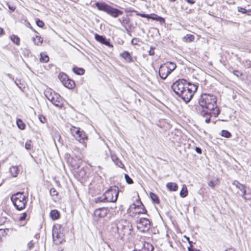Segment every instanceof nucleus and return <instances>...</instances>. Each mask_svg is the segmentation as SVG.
I'll use <instances>...</instances> for the list:
<instances>
[{"label": "nucleus", "instance_id": "nucleus-1", "mask_svg": "<svg viewBox=\"0 0 251 251\" xmlns=\"http://www.w3.org/2000/svg\"><path fill=\"white\" fill-rule=\"evenodd\" d=\"M199 106L197 110L202 116H205L212 111V114L217 117L220 110L217 105L216 97L211 94H202L199 100Z\"/></svg>", "mask_w": 251, "mask_h": 251}, {"label": "nucleus", "instance_id": "nucleus-2", "mask_svg": "<svg viewBox=\"0 0 251 251\" xmlns=\"http://www.w3.org/2000/svg\"><path fill=\"white\" fill-rule=\"evenodd\" d=\"M113 232L117 233L121 239H129L131 236L133 227L131 223L126 220H121L112 225Z\"/></svg>", "mask_w": 251, "mask_h": 251}, {"label": "nucleus", "instance_id": "nucleus-3", "mask_svg": "<svg viewBox=\"0 0 251 251\" xmlns=\"http://www.w3.org/2000/svg\"><path fill=\"white\" fill-rule=\"evenodd\" d=\"M95 5L99 10L103 11L115 18L123 14L122 11L114 8L104 2H97Z\"/></svg>", "mask_w": 251, "mask_h": 251}, {"label": "nucleus", "instance_id": "nucleus-4", "mask_svg": "<svg viewBox=\"0 0 251 251\" xmlns=\"http://www.w3.org/2000/svg\"><path fill=\"white\" fill-rule=\"evenodd\" d=\"M198 89L197 84L191 83L182 92L177 96L180 98L186 103L189 102L194 96V93Z\"/></svg>", "mask_w": 251, "mask_h": 251}, {"label": "nucleus", "instance_id": "nucleus-5", "mask_svg": "<svg viewBox=\"0 0 251 251\" xmlns=\"http://www.w3.org/2000/svg\"><path fill=\"white\" fill-rule=\"evenodd\" d=\"M11 200L15 207L18 210H22L25 208L27 201L25 196L23 193L18 192L12 195Z\"/></svg>", "mask_w": 251, "mask_h": 251}, {"label": "nucleus", "instance_id": "nucleus-6", "mask_svg": "<svg viewBox=\"0 0 251 251\" xmlns=\"http://www.w3.org/2000/svg\"><path fill=\"white\" fill-rule=\"evenodd\" d=\"M191 83L185 79H179L173 83L171 88L176 95L184 91Z\"/></svg>", "mask_w": 251, "mask_h": 251}, {"label": "nucleus", "instance_id": "nucleus-7", "mask_svg": "<svg viewBox=\"0 0 251 251\" xmlns=\"http://www.w3.org/2000/svg\"><path fill=\"white\" fill-rule=\"evenodd\" d=\"M119 194V188L117 186H114L107 190L103 194L104 199L107 202H115L118 198Z\"/></svg>", "mask_w": 251, "mask_h": 251}, {"label": "nucleus", "instance_id": "nucleus-8", "mask_svg": "<svg viewBox=\"0 0 251 251\" xmlns=\"http://www.w3.org/2000/svg\"><path fill=\"white\" fill-rule=\"evenodd\" d=\"M49 93V91L46 92L45 95L47 98L55 106L61 107L63 106V100L61 96L54 92H50V94Z\"/></svg>", "mask_w": 251, "mask_h": 251}, {"label": "nucleus", "instance_id": "nucleus-9", "mask_svg": "<svg viewBox=\"0 0 251 251\" xmlns=\"http://www.w3.org/2000/svg\"><path fill=\"white\" fill-rule=\"evenodd\" d=\"M150 227L151 222L147 218H140L139 221L137 224V228L143 233L148 231L150 229Z\"/></svg>", "mask_w": 251, "mask_h": 251}, {"label": "nucleus", "instance_id": "nucleus-10", "mask_svg": "<svg viewBox=\"0 0 251 251\" xmlns=\"http://www.w3.org/2000/svg\"><path fill=\"white\" fill-rule=\"evenodd\" d=\"M52 238L53 241L56 244H60L64 240V235L61 232L60 229L57 226H54L52 229Z\"/></svg>", "mask_w": 251, "mask_h": 251}, {"label": "nucleus", "instance_id": "nucleus-11", "mask_svg": "<svg viewBox=\"0 0 251 251\" xmlns=\"http://www.w3.org/2000/svg\"><path fill=\"white\" fill-rule=\"evenodd\" d=\"M170 74L171 72L169 71L166 65L164 64L161 65L159 70V74L162 79H165Z\"/></svg>", "mask_w": 251, "mask_h": 251}, {"label": "nucleus", "instance_id": "nucleus-12", "mask_svg": "<svg viewBox=\"0 0 251 251\" xmlns=\"http://www.w3.org/2000/svg\"><path fill=\"white\" fill-rule=\"evenodd\" d=\"M95 38L97 41L102 44H104L109 47H113V45L110 43L109 39H107L104 36L98 34H95Z\"/></svg>", "mask_w": 251, "mask_h": 251}, {"label": "nucleus", "instance_id": "nucleus-13", "mask_svg": "<svg viewBox=\"0 0 251 251\" xmlns=\"http://www.w3.org/2000/svg\"><path fill=\"white\" fill-rule=\"evenodd\" d=\"M108 211L107 208L101 207L96 209L94 212V215L98 218H103L107 215Z\"/></svg>", "mask_w": 251, "mask_h": 251}, {"label": "nucleus", "instance_id": "nucleus-14", "mask_svg": "<svg viewBox=\"0 0 251 251\" xmlns=\"http://www.w3.org/2000/svg\"><path fill=\"white\" fill-rule=\"evenodd\" d=\"M75 139L79 141L80 143L83 142L86 139H87V136L86 133L83 130H80L78 134L75 137Z\"/></svg>", "mask_w": 251, "mask_h": 251}, {"label": "nucleus", "instance_id": "nucleus-15", "mask_svg": "<svg viewBox=\"0 0 251 251\" xmlns=\"http://www.w3.org/2000/svg\"><path fill=\"white\" fill-rule=\"evenodd\" d=\"M120 56L123 58L125 61L128 63H131L133 61L130 53L127 51H124L120 54Z\"/></svg>", "mask_w": 251, "mask_h": 251}, {"label": "nucleus", "instance_id": "nucleus-16", "mask_svg": "<svg viewBox=\"0 0 251 251\" xmlns=\"http://www.w3.org/2000/svg\"><path fill=\"white\" fill-rule=\"evenodd\" d=\"M65 87L69 89H72L75 86V82L69 78L63 84Z\"/></svg>", "mask_w": 251, "mask_h": 251}, {"label": "nucleus", "instance_id": "nucleus-17", "mask_svg": "<svg viewBox=\"0 0 251 251\" xmlns=\"http://www.w3.org/2000/svg\"><path fill=\"white\" fill-rule=\"evenodd\" d=\"M112 159L115 164L121 168H124L125 166L122 162V161L116 156L112 155Z\"/></svg>", "mask_w": 251, "mask_h": 251}, {"label": "nucleus", "instance_id": "nucleus-18", "mask_svg": "<svg viewBox=\"0 0 251 251\" xmlns=\"http://www.w3.org/2000/svg\"><path fill=\"white\" fill-rule=\"evenodd\" d=\"M166 187L170 191H176L178 189V186L176 183L174 182H169L167 184Z\"/></svg>", "mask_w": 251, "mask_h": 251}, {"label": "nucleus", "instance_id": "nucleus-19", "mask_svg": "<svg viewBox=\"0 0 251 251\" xmlns=\"http://www.w3.org/2000/svg\"><path fill=\"white\" fill-rule=\"evenodd\" d=\"M9 171L13 177L17 176L19 173V169L17 166H12L9 169Z\"/></svg>", "mask_w": 251, "mask_h": 251}, {"label": "nucleus", "instance_id": "nucleus-20", "mask_svg": "<svg viewBox=\"0 0 251 251\" xmlns=\"http://www.w3.org/2000/svg\"><path fill=\"white\" fill-rule=\"evenodd\" d=\"M59 212L57 210H52L50 212V216L53 220H57L59 217Z\"/></svg>", "mask_w": 251, "mask_h": 251}, {"label": "nucleus", "instance_id": "nucleus-21", "mask_svg": "<svg viewBox=\"0 0 251 251\" xmlns=\"http://www.w3.org/2000/svg\"><path fill=\"white\" fill-rule=\"evenodd\" d=\"M33 42H34V44L37 46H40L43 43V39L39 36H36L35 37L32 38Z\"/></svg>", "mask_w": 251, "mask_h": 251}, {"label": "nucleus", "instance_id": "nucleus-22", "mask_svg": "<svg viewBox=\"0 0 251 251\" xmlns=\"http://www.w3.org/2000/svg\"><path fill=\"white\" fill-rule=\"evenodd\" d=\"M165 65H166L167 67V68H168L169 71L171 73L176 68V64L172 62H169L167 63L166 64H164Z\"/></svg>", "mask_w": 251, "mask_h": 251}, {"label": "nucleus", "instance_id": "nucleus-23", "mask_svg": "<svg viewBox=\"0 0 251 251\" xmlns=\"http://www.w3.org/2000/svg\"><path fill=\"white\" fill-rule=\"evenodd\" d=\"M73 72L78 75H82L84 74V70L81 68H78L77 67H75L73 69Z\"/></svg>", "mask_w": 251, "mask_h": 251}, {"label": "nucleus", "instance_id": "nucleus-24", "mask_svg": "<svg viewBox=\"0 0 251 251\" xmlns=\"http://www.w3.org/2000/svg\"><path fill=\"white\" fill-rule=\"evenodd\" d=\"M147 19H151L153 20H156L157 21L160 22V23H164L165 22V20L163 18L157 15H155L154 17H152L150 15H149V18H147Z\"/></svg>", "mask_w": 251, "mask_h": 251}, {"label": "nucleus", "instance_id": "nucleus-25", "mask_svg": "<svg viewBox=\"0 0 251 251\" xmlns=\"http://www.w3.org/2000/svg\"><path fill=\"white\" fill-rule=\"evenodd\" d=\"M150 198H151L152 201L155 203H159V199L158 196L152 192H151L150 194Z\"/></svg>", "mask_w": 251, "mask_h": 251}, {"label": "nucleus", "instance_id": "nucleus-26", "mask_svg": "<svg viewBox=\"0 0 251 251\" xmlns=\"http://www.w3.org/2000/svg\"><path fill=\"white\" fill-rule=\"evenodd\" d=\"M10 39L16 45L19 46L20 45V39L18 36L12 35L10 36Z\"/></svg>", "mask_w": 251, "mask_h": 251}, {"label": "nucleus", "instance_id": "nucleus-27", "mask_svg": "<svg viewBox=\"0 0 251 251\" xmlns=\"http://www.w3.org/2000/svg\"><path fill=\"white\" fill-rule=\"evenodd\" d=\"M16 124L18 126V127L22 130L25 129V123L22 121V120L18 119L16 121Z\"/></svg>", "mask_w": 251, "mask_h": 251}, {"label": "nucleus", "instance_id": "nucleus-28", "mask_svg": "<svg viewBox=\"0 0 251 251\" xmlns=\"http://www.w3.org/2000/svg\"><path fill=\"white\" fill-rule=\"evenodd\" d=\"M80 130V128H78L75 126H72L70 129L71 133L75 138L76 137L78 134V132H79Z\"/></svg>", "mask_w": 251, "mask_h": 251}, {"label": "nucleus", "instance_id": "nucleus-29", "mask_svg": "<svg viewBox=\"0 0 251 251\" xmlns=\"http://www.w3.org/2000/svg\"><path fill=\"white\" fill-rule=\"evenodd\" d=\"M68 76L66 75L65 74L62 73H60L58 75V78L60 79V80L62 82L64 83V82L66 81V79L68 78Z\"/></svg>", "mask_w": 251, "mask_h": 251}, {"label": "nucleus", "instance_id": "nucleus-30", "mask_svg": "<svg viewBox=\"0 0 251 251\" xmlns=\"http://www.w3.org/2000/svg\"><path fill=\"white\" fill-rule=\"evenodd\" d=\"M40 56H41L40 58V62H43V63H46L49 61V57L47 55L41 53L40 54Z\"/></svg>", "mask_w": 251, "mask_h": 251}, {"label": "nucleus", "instance_id": "nucleus-31", "mask_svg": "<svg viewBox=\"0 0 251 251\" xmlns=\"http://www.w3.org/2000/svg\"><path fill=\"white\" fill-rule=\"evenodd\" d=\"M50 193L52 197H54L55 199L58 198V193L55 188H51L50 190Z\"/></svg>", "mask_w": 251, "mask_h": 251}, {"label": "nucleus", "instance_id": "nucleus-32", "mask_svg": "<svg viewBox=\"0 0 251 251\" xmlns=\"http://www.w3.org/2000/svg\"><path fill=\"white\" fill-rule=\"evenodd\" d=\"M188 195V191L187 188L186 187H183L180 192V196L182 198L186 197Z\"/></svg>", "mask_w": 251, "mask_h": 251}, {"label": "nucleus", "instance_id": "nucleus-33", "mask_svg": "<svg viewBox=\"0 0 251 251\" xmlns=\"http://www.w3.org/2000/svg\"><path fill=\"white\" fill-rule=\"evenodd\" d=\"M221 135L226 138H229L231 136V134L227 130H223L221 132Z\"/></svg>", "mask_w": 251, "mask_h": 251}, {"label": "nucleus", "instance_id": "nucleus-34", "mask_svg": "<svg viewBox=\"0 0 251 251\" xmlns=\"http://www.w3.org/2000/svg\"><path fill=\"white\" fill-rule=\"evenodd\" d=\"M95 201L96 203H99V202H106V201L105 199H104V195H103L101 197H97L95 199Z\"/></svg>", "mask_w": 251, "mask_h": 251}, {"label": "nucleus", "instance_id": "nucleus-35", "mask_svg": "<svg viewBox=\"0 0 251 251\" xmlns=\"http://www.w3.org/2000/svg\"><path fill=\"white\" fill-rule=\"evenodd\" d=\"M184 39H185V40L186 41L190 42L193 41L194 40L195 37H194V35H193L187 34L184 37Z\"/></svg>", "mask_w": 251, "mask_h": 251}, {"label": "nucleus", "instance_id": "nucleus-36", "mask_svg": "<svg viewBox=\"0 0 251 251\" xmlns=\"http://www.w3.org/2000/svg\"><path fill=\"white\" fill-rule=\"evenodd\" d=\"M125 178L126 182L128 184H131L133 183V180L131 178H130V177L127 174H125Z\"/></svg>", "mask_w": 251, "mask_h": 251}, {"label": "nucleus", "instance_id": "nucleus-37", "mask_svg": "<svg viewBox=\"0 0 251 251\" xmlns=\"http://www.w3.org/2000/svg\"><path fill=\"white\" fill-rule=\"evenodd\" d=\"M32 147V146L31 145V141L30 140L27 141V142H26V143L25 144V148L27 150H31Z\"/></svg>", "mask_w": 251, "mask_h": 251}, {"label": "nucleus", "instance_id": "nucleus-38", "mask_svg": "<svg viewBox=\"0 0 251 251\" xmlns=\"http://www.w3.org/2000/svg\"><path fill=\"white\" fill-rule=\"evenodd\" d=\"M242 197L245 200H251V196H248L246 194V189H244V190H243V191L242 192Z\"/></svg>", "mask_w": 251, "mask_h": 251}, {"label": "nucleus", "instance_id": "nucleus-39", "mask_svg": "<svg viewBox=\"0 0 251 251\" xmlns=\"http://www.w3.org/2000/svg\"><path fill=\"white\" fill-rule=\"evenodd\" d=\"M237 183L238 184L236 185V187L239 189L241 192L243 190L245 189V186L244 185L240 184L238 182H237Z\"/></svg>", "mask_w": 251, "mask_h": 251}, {"label": "nucleus", "instance_id": "nucleus-40", "mask_svg": "<svg viewBox=\"0 0 251 251\" xmlns=\"http://www.w3.org/2000/svg\"><path fill=\"white\" fill-rule=\"evenodd\" d=\"M36 25L40 27H43L45 25L44 22L39 19H38L36 20Z\"/></svg>", "mask_w": 251, "mask_h": 251}, {"label": "nucleus", "instance_id": "nucleus-41", "mask_svg": "<svg viewBox=\"0 0 251 251\" xmlns=\"http://www.w3.org/2000/svg\"><path fill=\"white\" fill-rule=\"evenodd\" d=\"M27 216V214L26 212H24L22 215L19 218L20 221H23L26 219V218Z\"/></svg>", "mask_w": 251, "mask_h": 251}, {"label": "nucleus", "instance_id": "nucleus-42", "mask_svg": "<svg viewBox=\"0 0 251 251\" xmlns=\"http://www.w3.org/2000/svg\"><path fill=\"white\" fill-rule=\"evenodd\" d=\"M135 12H136V15H137V16H139L143 18H149V14H146L145 13H139L137 11H135Z\"/></svg>", "mask_w": 251, "mask_h": 251}, {"label": "nucleus", "instance_id": "nucleus-43", "mask_svg": "<svg viewBox=\"0 0 251 251\" xmlns=\"http://www.w3.org/2000/svg\"><path fill=\"white\" fill-rule=\"evenodd\" d=\"M212 111H210V113L209 115H206L205 116H203V117H205V123H209L210 122V117H211V112Z\"/></svg>", "mask_w": 251, "mask_h": 251}, {"label": "nucleus", "instance_id": "nucleus-44", "mask_svg": "<svg viewBox=\"0 0 251 251\" xmlns=\"http://www.w3.org/2000/svg\"><path fill=\"white\" fill-rule=\"evenodd\" d=\"M34 243H33L32 241H31L27 244V248L29 250H31L34 247Z\"/></svg>", "mask_w": 251, "mask_h": 251}, {"label": "nucleus", "instance_id": "nucleus-45", "mask_svg": "<svg viewBox=\"0 0 251 251\" xmlns=\"http://www.w3.org/2000/svg\"><path fill=\"white\" fill-rule=\"evenodd\" d=\"M154 48L151 47L150 50L149 51V54L151 56L153 55L154 54Z\"/></svg>", "mask_w": 251, "mask_h": 251}, {"label": "nucleus", "instance_id": "nucleus-46", "mask_svg": "<svg viewBox=\"0 0 251 251\" xmlns=\"http://www.w3.org/2000/svg\"><path fill=\"white\" fill-rule=\"evenodd\" d=\"M39 119L42 123H45L46 121L45 117L42 116H40L39 117Z\"/></svg>", "mask_w": 251, "mask_h": 251}, {"label": "nucleus", "instance_id": "nucleus-47", "mask_svg": "<svg viewBox=\"0 0 251 251\" xmlns=\"http://www.w3.org/2000/svg\"><path fill=\"white\" fill-rule=\"evenodd\" d=\"M233 73L234 75H236L237 77H240L241 75V73H240V72L237 70H234L233 72Z\"/></svg>", "mask_w": 251, "mask_h": 251}, {"label": "nucleus", "instance_id": "nucleus-48", "mask_svg": "<svg viewBox=\"0 0 251 251\" xmlns=\"http://www.w3.org/2000/svg\"><path fill=\"white\" fill-rule=\"evenodd\" d=\"M188 250L189 251H200V250L193 248L192 245L190 246V247H188Z\"/></svg>", "mask_w": 251, "mask_h": 251}, {"label": "nucleus", "instance_id": "nucleus-49", "mask_svg": "<svg viewBox=\"0 0 251 251\" xmlns=\"http://www.w3.org/2000/svg\"><path fill=\"white\" fill-rule=\"evenodd\" d=\"M238 11L242 13H246L247 12V10L244 8L239 7Z\"/></svg>", "mask_w": 251, "mask_h": 251}, {"label": "nucleus", "instance_id": "nucleus-50", "mask_svg": "<svg viewBox=\"0 0 251 251\" xmlns=\"http://www.w3.org/2000/svg\"><path fill=\"white\" fill-rule=\"evenodd\" d=\"M195 151L199 154H201L202 153V150L199 147H196Z\"/></svg>", "mask_w": 251, "mask_h": 251}, {"label": "nucleus", "instance_id": "nucleus-51", "mask_svg": "<svg viewBox=\"0 0 251 251\" xmlns=\"http://www.w3.org/2000/svg\"><path fill=\"white\" fill-rule=\"evenodd\" d=\"M208 186L212 187V188H214L215 184L213 181H210L208 182Z\"/></svg>", "mask_w": 251, "mask_h": 251}, {"label": "nucleus", "instance_id": "nucleus-52", "mask_svg": "<svg viewBox=\"0 0 251 251\" xmlns=\"http://www.w3.org/2000/svg\"><path fill=\"white\" fill-rule=\"evenodd\" d=\"M7 5H8V7L9 8V9L12 11H14L15 9V7L13 6H11L10 4H9L8 3H7Z\"/></svg>", "mask_w": 251, "mask_h": 251}, {"label": "nucleus", "instance_id": "nucleus-53", "mask_svg": "<svg viewBox=\"0 0 251 251\" xmlns=\"http://www.w3.org/2000/svg\"><path fill=\"white\" fill-rule=\"evenodd\" d=\"M187 3L190 4H193L194 3H195V0H185Z\"/></svg>", "mask_w": 251, "mask_h": 251}, {"label": "nucleus", "instance_id": "nucleus-54", "mask_svg": "<svg viewBox=\"0 0 251 251\" xmlns=\"http://www.w3.org/2000/svg\"><path fill=\"white\" fill-rule=\"evenodd\" d=\"M184 237L186 239V240L188 241L189 244L191 245H192V241H190V239L189 237H186V236H184Z\"/></svg>", "mask_w": 251, "mask_h": 251}, {"label": "nucleus", "instance_id": "nucleus-55", "mask_svg": "<svg viewBox=\"0 0 251 251\" xmlns=\"http://www.w3.org/2000/svg\"><path fill=\"white\" fill-rule=\"evenodd\" d=\"M146 212H147V210H146V209L145 208H144L143 209L142 211H139V212H138V213H143H143H146Z\"/></svg>", "mask_w": 251, "mask_h": 251}, {"label": "nucleus", "instance_id": "nucleus-56", "mask_svg": "<svg viewBox=\"0 0 251 251\" xmlns=\"http://www.w3.org/2000/svg\"><path fill=\"white\" fill-rule=\"evenodd\" d=\"M4 33V30L3 28L0 27V35H3Z\"/></svg>", "mask_w": 251, "mask_h": 251}, {"label": "nucleus", "instance_id": "nucleus-57", "mask_svg": "<svg viewBox=\"0 0 251 251\" xmlns=\"http://www.w3.org/2000/svg\"><path fill=\"white\" fill-rule=\"evenodd\" d=\"M27 26L29 27L33 31L36 32V31L32 28V27L31 26L30 24L28 23Z\"/></svg>", "mask_w": 251, "mask_h": 251}, {"label": "nucleus", "instance_id": "nucleus-58", "mask_svg": "<svg viewBox=\"0 0 251 251\" xmlns=\"http://www.w3.org/2000/svg\"><path fill=\"white\" fill-rule=\"evenodd\" d=\"M226 251H235L234 249H228L226 250Z\"/></svg>", "mask_w": 251, "mask_h": 251}, {"label": "nucleus", "instance_id": "nucleus-59", "mask_svg": "<svg viewBox=\"0 0 251 251\" xmlns=\"http://www.w3.org/2000/svg\"><path fill=\"white\" fill-rule=\"evenodd\" d=\"M134 39H133V40L131 41V43H132V44H134V42H133V41H134ZM135 44H136V43H135Z\"/></svg>", "mask_w": 251, "mask_h": 251}, {"label": "nucleus", "instance_id": "nucleus-60", "mask_svg": "<svg viewBox=\"0 0 251 251\" xmlns=\"http://www.w3.org/2000/svg\"><path fill=\"white\" fill-rule=\"evenodd\" d=\"M169 1H172V2H174L176 0H169Z\"/></svg>", "mask_w": 251, "mask_h": 251}]
</instances>
